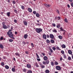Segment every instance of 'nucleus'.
Segmentation results:
<instances>
[{"instance_id":"1","label":"nucleus","mask_w":73,"mask_h":73,"mask_svg":"<svg viewBox=\"0 0 73 73\" xmlns=\"http://www.w3.org/2000/svg\"><path fill=\"white\" fill-rule=\"evenodd\" d=\"M12 31L11 29H10L9 30V31L7 33V35L9 36V37L12 38V39H15V38L13 37V34H12V32H11Z\"/></svg>"},{"instance_id":"2","label":"nucleus","mask_w":73,"mask_h":73,"mask_svg":"<svg viewBox=\"0 0 73 73\" xmlns=\"http://www.w3.org/2000/svg\"><path fill=\"white\" fill-rule=\"evenodd\" d=\"M35 30L36 31V32L38 33H40V32H42V29L40 28L39 29L36 28Z\"/></svg>"},{"instance_id":"3","label":"nucleus","mask_w":73,"mask_h":73,"mask_svg":"<svg viewBox=\"0 0 73 73\" xmlns=\"http://www.w3.org/2000/svg\"><path fill=\"white\" fill-rule=\"evenodd\" d=\"M56 70L59 71L60 70V69H61V67L58 66H56Z\"/></svg>"},{"instance_id":"4","label":"nucleus","mask_w":73,"mask_h":73,"mask_svg":"<svg viewBox=\"0 0 73 73\" xmlns=\"http://www.w3.org/2000/svg\"><path fill=\"white\" fill-rule=\"evenodd\" d=\"M50 37V38H52V39H53L54 37V35L52 34H50L49 35Z\"/></svg>"},{"instance_id":"5","label":"nucleus","mask_w":73,"mask_h":73,"mask_svg":"<svg viewBox=\"0 0 73 73\" xmlns=\"http://www.w3.org/2000/svg\"><path fill=\"white\" fill-rule=\"evenodd\" d=\"M27 67L28 68L30 69V68H31V65L29 64H27Z\"/></svg>"},{"instance_id":"6","label":"nucleus","mask_w":73,"mask_h":73,"mask_svg":"<svg viewBox=\"0 0 73 73\" xmlns=\"http://www.w3.org/2000/svg\"><path fill=\"white\" fill-rule=\"evenodd\" d=\"M42 37L44 39L46 40V35L45 34H43V35Z\"/></svg>"},{"instance_id":"7","label":"nucleus","mask_w":73,"mask_h":73,"mask_svg":"<svg viewBox=\"0 0 73 73\" xmlns=\"http://www.w3.org/2000/svg\"><path fill=\"white\" fill-rule=\"evenodd\" d=\"M68 52L70 54H71V55H73V54H72V51L70 50H68Z\"/></svg>"},{"instance_id":"8","label":"nucleus","mask_w":73,"mask_h":73,"mask_svg":"<svg viewBox=\"0 0 73 73\" xmlns=\"http://www.w3.org/2000/svg\"><path fill=\"white\" fill-rule=\"evenodd\" d=\"M23 22L25 25L27 26V25H28V23H27V22L25 21H23Z\"/></svg>"},{"instance_id":"9","label":"nucleus","mask_w":73,"mask_h":73,"mask_svg":"<svg viewBox=\"0 0 73 73\" xmlns=\"http://www.w3.org/2000/svg\"><path fill=\"white\" fill-rule=\"evenodd\" d=\"M43 59L44 61H46L48 60V57L46 56H45L43 57Z\"/></svg>"},{"instance_id":"10","label":"nucleus","mask_w":73,"mask_h":73,"mask_svg":"<svg viewBox=\"0 0 73 73\" xmlns=\"http://www.w3.org/2000/svg\"><path fill=\"white\" fill-rule=\"evenodd\" d=\"M28 37V35L27 34H25L24 35V38L25 39H27V37Z\"/></svg>"},{"instance_id":"11","label":"nucleus","mask_w":73,"mask_h":73,"mask_svg":"<svg viewBox=\"0 0 73 73\" xmlns=\"http://www.w3.org/2000/svg\"><path fill=\"white\" fill-rule=\"evenodd\" d=\"M11 14V13L10 12H8L7 13V16L8 17H10V15Z\"/></svg>"},{"instance_id":"12","label":"nucleus","mask_w":73,"mask_h":73,"mask_svg":"<svg viewBox=\"0 0 73 73\" xmlns=\"http://www.w3.org/2000/svg\"><path fill=\"white\" fill-rule=\"evenodd\" d=\"M61 47H62V48H66V46L64 44H63L62 46H61Z\"/></svg>"},{"instance_id":"13","label":"nucleus","mask_w":73,"mask_h":73,"mask_svg":"<svg viewBox=\"0 0 73 73\" xmlns=\"http://www.w3.org/2000/svg\"><path fill=\"white\" fill-rule=\"evenodd\" d=\"M0 48L1 49H4V46H3L2 44H0Z\"/></svg>"},{"instance_id":"14","label":"nucleus","mask_w":73,"mask_h":73,"mask_svg":"<svg viewBox=\"0 0 73 73\" xmlns=\"http://www.w3.org/2000/svg\"><path fill=\"white\" fill-rule=\"evenodd\" d=\"M3 29H7V26L5 25L3 26Z\"/></svg>"},{"instance_id":"15","label":"nucleus","mask_w":73,"mask_h":73,"mask_svg":"<svg viewBox=\"0 0 73 73\" xmlns=\"http://www.w3.org/2000/svg\"><path fill=\"white\" fill-rule=\"evenodd\" d=\"M28 11H29V12H30L31 13V12H32V9L30 8H29L28 9Z\"/></svg>"},{"instance_id":"16","label":"nucleus","mask_w":73,"mask_h":73,"mask_svg":"<svg viewBox=\"0 0 73 73\" xmlns=\"http://www.w3.org/2000/svg\"><path fill=\"white\" fill-rule=\"evenodd\" d=\"M11 70L13 72H16V70H15V68H13L11 69Z\"/></svg>"},{"instance_id":"17","label":"nucleus","mask_w":73,"mask_h":73,"mask_svg":"<svg viewBox=\"0 0 73 73\" xmlns=\"http://www.w3.org/2000/svg\"><path fill=\"white\" fill-rule=\"evenodd\" d=\"M52 31L53 32H54V33H57V31H56V29H54Z\"/></svg>"},{"instance_id":"18","label":"nucleus","mask_w":73,"mask_h":73,"mask_svg":"<svg viewBox=\"0 0 73 73\" xmlns=\"http://www.w3.org/2000/svg\"><path fill=\"white\" fill-rule=\"evenodd\" d=\"M5 68L6 69H8L9 68V67L7 65H6L5 66Z\"/></svg>"},{"instance_id":"19","label":"nucleus","mask_w":73,"mask_h":73,"mask_svg":"<svg viewBox=\"0 0 73 73\" xmlns=\"http://www.w3.org/2000/svg\"><path fill=\"white\" fill-rule=\"evenodd\" d=\"M40 65L41 68H45V66L44 65L42 64H41Z\"/></svg>"},{"instance_id":"20","label":"nucleus","mask_w":73,"mask_h":73,"mask_svg":"<svg viewBox=\"0 0 73 73\" xmlns=\"http://www.w3.org/2000/svg\"><path fill=\"white\" fill-rule=\"evenodd\" d=\"M22 70L23 72H25V73H26L27 72V69L25 68H23L22 69Z\"/></svg>"},{"instance_id":"21","label":"nucleus","mask_w":73,"mask_h":73,"mask_svg":"<svg viewBox=\"0 0 73 73\" xmlns=\"http://www.w3.org/2000/svg\"><path fill=\"white\" fill-rule=\"evenodd\" d=\"M36 16L37 17H40V14L38 13H36Z\"/></svg>"},{"instance_id":"22","label":"nucleus","mask_w":73,"mask_h":73,"mask_svg":"<svg viewBox=\"0 0 73 73\" xmlns=\"http://www.w3.org/2000/svg\"><path fill=\"white\" fill-rule=\"evenodd\" d=\"M60 30H61L62 31H63L64 32H66V31L65 30L62 29V27L60 28Z\"/></svg>"},{"instance_id":"23","label":"nucleus","mask_w":73,"mask_h":73,"mask_svg":"<svg viewBox=\"0 0 73 73\" xmlns=\"http://www.w3.org/2000/svg\"><path fill=\"white\" fill-rule=\"evenodd\" d=\"M58 38H59L60 40H62V37L61 35H59L58 36Z\"/></svg>"},{"instance_id":"24","label":"nucleus","mask_w":73,"mask_h":73,"mask_svg":"<svg viewBox=\"0 0 73 73\" xmlns=\"http://www.w3.org/2000/svg\"><path fill=\"white\" fill-rule=\"evenodd\" d=\"M15 54L16 55V56H18V57L20 56V54L18 53L17 52L15 53Z\"/></svg>"},{"instance_id":"25","label":"nucleus","mask_w":73,"mask_h":73,"mask_svg":"<svg viewBox=\"0 0 73 73\" xmlns=\"http://www.w3.org/2000/svg\"><path fill=\"white\" fill-rule=\"evenodd\" d=\"M1 65L2 66H4V65H5V64H4V62H2L1 63Z\"/></svg>"},{"instance_id":"26","label":"nucleus","mask_w":73,"mask_h":73,"mask_svg":"<svg viewBox=\"0 0 73 73\" xmlns=\"http://www.w3.org/2000/svg\"><path fill=\"white\" fill-rule=\"evenodd\" d=\"M50 72V71L48 70H46L45 71V72L46 73H49Z\"/></svg>"},{"instance_id":"27","label":"nucleus","mask_w":73,"mask_h":73,"mask_svg":"<svg viewBox=\"0 0 73 73\" xmlns=\"http://www.w3.org/2000/svg\"><path fill=\"white\" fill-rule=\"evenodd\" d=\"M51 65L52 66H54V62H50Z\"/></svg>"},{"instance_id":"28","label":"nucleus","mask_w":73,"mask_h":73,"mask_svg":"<svg viewBox=\"0 0 73 73\" xmlns=\"http://www.w3.org/2000/svg\"><path fill=\"white\" fill-rule=\"evenodd\" d=\"M50 42L52 44H53V43H54V40H53L52 39L50 40Z\"/></svg>"},{"instance_id":"29","label":"nucleus","mask_w":73,"mask_h":73,"mask_svg":"<svg viewBox=\"0 0 73 73\" xmlns=\"http://www.w3.org/2000/svg\"><path fill=\"white\" fill-rule=\"evenodd\" d=\"M27 73H32V71L31 70H28Z\"/></svg>"},{"instance_id":"30","label":"nucleus","mask_w":73,"mask_h":73,"mask_svg":"<svg viewBox=\"0 0 73 73\" xmlns=\"http://www.w3.org/2000/svg\"><path fill=\"white\" fill-rule=\"evenodd\" d=\"M56 27L58 28H59L60 27V24H58L56 26Z\"/></svg>"},{"instance_id":"31","label":"nucleus","mask_w":73,"mask_h":73,"mask_svg":"<svg viewBox=\"0 0 73 73\" xmlns=\"http://www.w3.org/2000/svg\"><path fill=\"white\" fill-rule=\"evenodd\" d=\"M46 64L48 65V64H49V61L47 60L46 61Z\"/></svg>"},{"instance_id":"32","label":"nucleus","mask_w":73,"mask_h":73,"mask_svg":"<svg viewBox=\"0 0 73 73\" xmlns=\"http://www.w3.org/2000/svg\"><path fill=\"white\" fill-rule=\"evenodd\" d=\"M21 8H22V9H23V10H24V9L25 7H24V6L23 5H21Z\"/></svg>"},{"instance_id":"33","label":"nucleus","mask_w":73,"mask_h":73,"mask_svg":"<svg viewBox=\"0 0 73 73\" xmlns=\"http://www.w3.org/2000/svg\"><path fill=\"white\" fill-rule=\"evenodd\" d=\"M54 63L55 65H58V63L56 61H55Z\"/></svg>"},{"instance_id":"34","label":"nucleus","mask_w":73,"mask_h":73,"mask_svg":"<svg viewBox=\"0 0 73 73\" xmlns=\"http://www.w3.org/2000/svg\"><path fill=\"white\" fill-rule=\"evenodd\" d=\"M41 23H36V25L37 26H41Z\"/></svg>"},{"instance_id":"35","label":"nucleus","mask_w":73,"mask_h":73,"mask_svg":"<svg viewBox=\"0 0 73 73\" xmlns=\"http://www.w3.org/2000/svg\"><path fill=\"white\" fill-rule=\"evenodd\" d=\"M63 57L64 58H66V55L64 54H63Z\"/></svg>"},{"instance_id":"36","label":"nucleus","mask_w":73,"mask_h":73,"mask_svg":"<svg viewBox=\"0 0 73 73\" xmlns=\"http://www.w3.org/2000/svg\"><path fill=\"white\" fill-rule=\"evenodd\" d=\"M36 56L37 58H40V57H39V56H38V55L37 53H36Z\"/></svg>"},{"instance_id":"37","label":"nucleus","mask_w":73,"mask_h":73,"mask_svg":"<svg viewBox=\"0 0 73 73\" xmlns=\"http://www.w3.org/2000/svg\"><path fill=\"white\" fill-rule=\"evenodd\" d=\"M31 46H32V48H34V45L33 44V43H31Z\"/></svg>"},{"instance_id":"38","label":"nucleus","mask_w":73,"mask_h":73,"mask_svg":"<svg viewBox=\"0 0 73 73\" xmlns=\"http://www.w3.org/2000/svg\"><path fill=\"white\" fill-rule=\"evenodd\" d=\"M46 42H47V43H50V40L48 39L46 40Z\"/></svg>"},{"instance_id":"39","label":"nucleus","mask_w":73,"mask_h":73,"mask_svg":"<svg viewBox=\"0 0 73 73\" xmlns=\"http://www.w3.org/2000/svg\"><path fill=\"white\" fill-rule=\"evenodd\" d=\"M56 48H55V47H52V49H53V50H54L55 51V50H56Z\"/></svg>"},{"instance_id":"40","label":"nucleus","mask_w":73,"mask_h":73,"mask_svg":"<svg viewBox=\"0 0 73 73\" xmlns=\"http://www.w3.org/2000/svg\"><path fill=\"white\" fill-rule=\"evenodd\" d=\"M56 49L57 50H61V49H60V48L58 46L56 47Z\"/></svg>"},{"instance_id":"41","label":"nucleus","mask_w":73,"mask_h":73,"mask_svg":"<svg viewBox=\"0 0 73 73\" xmlns=\"http://www.w3.org/2000/svg\"><path fill=\"white\" fill-rule=\"evenodd\" d=\"M72 58H71V57L70 56H68V60H70Z\"/></svg>"},{"instance_id":"42","label":"nucleus","mask_w":73,"mask_h":73,"mask_svg":"<svg viewBox=\"0 0 73 73\" xmlns=\"http://www.w3.org/2000/svg\"><path fill=\"white\" fill-rule=\"evenodd\" d=\"M12 3L13 4H16V1H13Z\"/></svg>"},{"instance_id":"43","label":"nucleus","mask_w":73,"mask_h":73,"mask_svg":"<svg viewBox=\"0 0 73 73\" xmlns=\"http://www.w3.org/2000/svg\"><path fill=\"white\" fill-rule=\"evenodd\" d=\"M42 63L43 64V65H45L46 64V62L43 61Z\"/></svg>"},{"instance_id":"44","label":"nucleus","mask_w":73,"mask_h":73,"mask_svg":"<svg viewBox=\"0 0 73 73\" xmlns=\"http://www.w3.org/2000/svg\"><path fill=\"white\" fill-rule=\"evenodd\" d=\"M33 14H34V15H36V11H34L33 12Z\"/></svg>"},{"instance_id":"45","label":"nucleus","mask_w":73,"mask_h":73,"mask_svg":"<svg viewBox=\"0 0 73 73\" xmlns=\"http://www.w3.org/2000/svg\"><path fill=\"white\" fill-rule=\"evenodd\" d=\"M50 51L51 53H53V50H52V48H50Z\"/></svg>"},{"instance_id":"46","label":"nucleus","mask_w":73,"mask_h":73,"mask_svg":"<svg viewBox=\"0 0 73 73\" xmlns=\"http://www.w3.org/2000/svg\"><path fill=\"white\" fill-rule=\"evenodd\" d=\"M17 20L14 19V23H17Z\"/></svg>"},{"instance_id":"47","label":"nucleus","mask_w":73,"mask_h":73,"mask_svg":"<svg viewBox=\"0 0 73 73\" xmlns=\"http://www.w3.org/2000/svg\"><path fill=\"white\" fill-rule=\"evenodd\" d=\"M52 25L54 27H56V24L54 23H52Z\"/></svg>"},{"instance_id":"48","label":"nucleus","mask_w":73,"mask_h":73,"mask_svg":"<svg viewBox=\"0 0 73 73\" xmlns=\"http://www.w3.org/2000/svg\"><path fill=\"white\" fill-rule=\"evenodd\" d=\"M22 43L24 44V45H26V42H25L23 41L22 42Z\"/></svg>"},{"instance_id":"49","label":"nucleus","mask_w":73,"mask_h":73,"mask_svg":"<svg viewBox=\"0 0 73 73\" xmlns=\"http://www.w3.org/2000/svg\"><path fill=\"white\" fill-rule=\"evenodd\" d=\"M13 41V40L12 39H10L9 40V42H12V41Z\"/></svg>"},{"instance_id":"50","label":"nucleus","mask_w":73,"mask_h":73,"mask_svg":"<svg viewBox=\"0 0 73 73\" xmlns=\"http://www.w3.org/2000/svg\"><path fill=\"white\" fill-rule=\"evenodd\" d=\"M61 52L62 54H64V51L61 50Z\"/></svg>"},{"instance_id":"51","label":"nucleus","mask_w":73,"mask_h":73,"mask_svg":"<svg viewBox=\"0 0 73 73\" xmlns=\"http://www.w3.org/2000/svg\"><path fill=\"white\" fill-rule=\"evenodd\" d=\"M64 21L66 23H67L68 22V20L66 18L65 19Z\"/></svg>"},{"instance_id":"52","label":"nucleus","mask_w":73,"mask_h":73,"mask_svg":"<svg viewBox=\"0 0 73 73\" xmlns=\"http://www.w3.org/2000/svg\"><path fill=\"white\" fill-rule=\"evenodd\" d=\"M36 66L37 67H39V66L38 65V64H37V63L36 64Z\"/></svg>"},{"instance_id":"53","label":"nucleus","mask_w":73,"mask_h":73,"mask_svg":"<svg viewBox=\"0 0 73 73\" xmlns=\"http://www.w3.org/2000/svg\"><path fill=\"white\" fill-rule=\"evenodd\" d=\"M3 36H1L0 38V40H3Z\"/></svg>"},{"instance_id":"54","label":"nucleus","mask_w":73,"mask_h":73,"mask_svg":"<svg viewBox=\"0 0 73 73\" xmlns=\"http://www.w3.org/2000/svg\"><path fill=\"white\" fill-rule=\"evenodd\" d=\"M44 5L46 7V8H48V5L47 4H45Z\"/></svg>"},{"instance_id":"55","label":"nucleus","mask_w":73,"mask_h":73,"mask_svg":"<svg viewBox=\"0 0 73 73\" xmlns=\"http://www.w3.org/2000/svg\"><path fill=\"white\" fill-rule=\"evenodd\" d=\"M46 37H47V38H49V35L48 34H47L46 35Z\"/></svg>"},{"instance_id":"56","label":"nucleus","mask_w":73,"mask_h":73,"mask_svg":"<svg viewBox=\"0 0 73 73\" xmlns=\"http://www.w3.org/2000/svg\"><path fill=\"white\" fill-rule=\"evenodd\" d=\"M56 12L58 13V14H59V13H60L59 11H58V10H56Z\"/></svg>"},{"instance_id":"57","label":"nucleus","mask_w":73,"mask_h":73,"mask_svg":"<svg viewBox=\"0 0 73 73\" xmlns=\"http://www.w3.org/2000/svg\"><path fill=\"white\" fill-rule=\"evenodd\" d=\"M41 54H42V55L43 56H45V54H44V53H42V52L41 53Z\"/></svg>"},{"instance_id":"58","label":"nucleus","mask_w":73,"mask_h":73,"mask_svg":"<svg viewBox=\"0 0 73 73\" xmlns=\"http://www.w3.org/2000/svg\"><path fill=\"white\" fill-rule=\"evenodd\" d=\"M71 5L72 7H73V3L72 2L71 3Z\"/></svg>"},{"instance_id":"59","label":"nucleus","mask_w":73,"mask_h":73,"mask_svg":"<svg viewBox=\"0 0 73 73\" xmlns=\"http://www.w3.org/2000/svg\"><path fill=\"white\" fill-rule=\"evenodd\" d=\"M48 5V8H49V7H50L51 6V5Z\"/></svg>"},{"instance_id":"60","label":"nucleus","mask_w":73,"mask_h":73,"mask_svg":"<svg viewBox=\"0 0 73 73\" xmlns=\"http://www.w3.org/2000/svg\"><path fill=\"white\" fill-rule=\"evenodd\" d=\"M60 19H61V18L60 17H58V20H60Z\"/></svg>"},{"instance_id":"61","label":"nucleus","mask_w":73,"mask_h":73,"mask_svg":"<svg viewBox=\"0 0 73 73\" xmlns=\"http://www.w3.org/2000/svg\"><path fill=\"white\" fill-rule=\"evenodd\" d=\"M36 59L37 60H38V61H40L41 60L40 59L37 58Z\"/></svg>"},{"instance_id":"62","label":"nucleus","mask_w":73,"mask_h":73,"mask_svg":"<svg viewBox=\"0 0 73 73\" xmlns=\"http://www.w3.org/2000/svg\"><path fill=\"white\" fill-rule=\"evenodd\" d=\"M18 33H17V32H16V31H15V35H17V34Z\"/></svg>"},{"instance_id":"63","label":"nucleus","mask_w":73,"mask_h":73,"mask_svg":"<svg viewBox=\"0 0 73 73\" xmlns=\"http://www.w3.org/2000/svg\"><path fill=\"white\" fill-rule=\"evenodd\" d=\"M26 53V54H29V52H28L27 51H26L25 52Z\"/></svg>"},{"instance_id":"64","label":"nucleus","mask_w":73,"mask_h":73,"mask_svg":"<svg viewBox=\"0 0 73 73\" xmlns=\"http://www.w3.org/2000/svg\"><path fill=\"white\" fill-rule=\"evenodd\" d=\"M14 11L15 12V13H17V10L15 9H14Z\"/></svg>"}]
</instances>
